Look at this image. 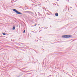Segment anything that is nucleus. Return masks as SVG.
<instances>
[{
    "label": "nucleus",
    "mask_w": 77,
    "mask_h": 77,
    "mask_svg": "<svg viewBox=\"0 0 77 77\" xmlns=\"http://www.w3.org/2000/svg\"><path fill=\"white\" fill-rule=\"evenodd\" d=\"M13 11L14 12H15L17 14H19V15H23V14L21 13L18 11L16 9H13Z\"/></svg>",
    "instance_id": "1"
},
{
    "label": "nucleus",
    "mask_w": 77,
    "mask_h": 77,
    "mask_svg": "<svg viewBox=\"0 0 77 77\" xmlns=\"http://www.w3.org/2000/svg\"><path fill=\"white\" fill-rule=\"evenodd\" d=\"M62 36L63 38H67L72 37V35H62Z\"/></svg>",
    "instance_id": "2"
},
{
    "label": "nucleus",
    "mask_w": 77,
    "mask_h": 77,
    "mask_svg": "<svg viewBox=\"0 0 77 77\" xmlns=\"http://www.w3.org/2000/svg\"><path fill=\"white\" fill-rule=\"evenodd\" d=\"M26 12H27V13H28L29 14H32V12L29 11H26Z\"/></svg>",
    "instance_id": "3"
},
{
    "label": "nucleus",
    "mask_w": 77,
    "mask_h": 77,
    "mask_svg": "<svg viewBox=\"0 0 77 77\" xmlns=\"http://www.w3.org/2000/svg\"><path fill=\"white\" fill-rule=\"evenodd\" d=\"M59 15V14H58V13H55V16L56 17H58Z\"/></svg>",
    "instance_id": "4"
},
{
    "label": "nucleus",
    "mask_w": 77,
    "mask_h": 77,
    "mask_svg": "<svg viewBox=\"0 0 77 77\" xmlns=\"http://www.w3.org/2000/svg\"><path fill=\"white\" fill-rule=\"evenodd\" d=\"M12 29L13 30H14L15 29V26H13Z\"/></svg>",
    "instance_id": "5"
},
{
    "label": "nucleus",
    "mask_w": 77,
    "mask_h": 77,
    "mask_svg": "<svg viewBox=\"0 0 77 77\" xmlns=\"http://www.w3.org/2000/svg\"><path fill=\"white\" fill-rule=\"evenodd\" d=\"M2 34L3 35H6V34L5 33H3Z\"/></svg>",
    "instance_id": "6"
},
{
    "label": "nucleus",
    "mask_w": 77,
    "mask_h": 77,
    "mask_svg": "<svg viewBox=\"0 0 77 77\" xmlns=\"http://www.w3.org/2000/svg\"><path fill=\"white\" fill-rule=\"evenodd\" d=\"M25 32H26V30H24L23 32V33H25Z\"/></svg>",
    "instance_id": "7"
},
{
    "label": "nucleus",
    "mask_w": 77,
    "mask_h": 77,
    "mask_svg": "<svg viewBox=\"0 0 77 77\" xmlns=\"http://www.w3.org/2000/svg\"><path fill=\"white\" fill-rule=\"evenodd\" d=\"M36 26V25L35 24V25H34V26H32L33 27V26Z\"/></svg>",
    "instance_id": "8"
},
{
    "label": "nucleus",
    "mask_w": 77,
    "mask_h": 77,
    "mask_svg": "<svg viewBox=\"0 0 77 77\" xmlns=\"http://www.w3.org/2000/svg\"><path fill=\"white\" fill-rule=\"evenodd\" d=\"M32 5H34V4H32Z\"/></svg>",
    "instance_id": "9"
},
{
    "label": "nucleus",
    "mask_w": 77,
    "mask_h": 77,
    "mask_svg": "<svg viewBox=\"0 0 77 77\" xmlns=\"http://www.w3.org/2000/svg\"><path fill=\"white\" fill-rule=\"evenodd\" d=\"M70 8H72V7H70Z\"/></svg>",
    "instance_id": "10"
},
{
    "label": "nucleus",
    "mask_w": 77,
    "mask_h": 77,
    "mask_svg": "<svg viewBox=\"0 0 77 77\" xmlns=\"http://www.w3.org/2000/svg\"><path fill=\"white\" fill-rule=\"evenodd\" d=\"M47 28H48V27H47Z\"/></svg>",
    "instance_id": "11"
},
{
    "label": "nucleus",
    "mask_w": 77,
    "mask_h": 77,
    "mask_svg": "<svg viewBox=\"0 0 77 77\" xmlns=\"http://www.w3.org/2000/svg\"><path fill=\"white\" fill-rule=\"evenodd\" d=\"M76 77H77V76H76Z\"/></svg>",
    "instance_id": "12"
}]
</instances>
